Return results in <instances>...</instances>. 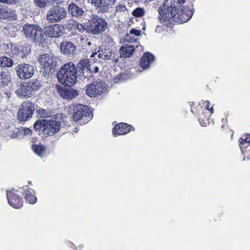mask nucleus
Listing matches in <instances>:
<instances>
[{"mask_svg":"<svg viewBox=\"0 0 250 250\" xmlns=\"http://www.w3.org/2000/svg\"><path fill=\"white\" fill-rule=\"evenodd\" d=\"M174 5H169L168 0H164L158 10L160 22L168 26L173 22L182 23L189 20L193 15V12L188 7L176 8Z\"/></svg>","mask_w":250,"mask_h":250,"instance_id":"1","label":"nucleus"},{"mask_svg":"<svg viewBox=\"0 0 250 250\" xmlns=\"http://www.w3.org/2000/svg\"><path fill=\"white\" fill-rule=\"evenodd\" d=\"M16 93L20 97L24 98L30 97L33 95L30 85L28 83L23 82L18 85V88L16 90Z\"/></svg>","mask_w":250,"mask_h":250,"instance_id":"14","label":"nucleus"},{"mask_svg":"<svg viewBox=\"0 0 250 250\" xmlns=\"http://www.w3.org/2000/svg\"><path fill=\"white\" fill-rule=\"evenodd\" d=\"M21 136V135H29L31 133V130L28 128H23L19 130Z\"/></svg>","mask_w":250,"mask_h":250,"instance_id":"44","label":"nucleus"},{"mask_svg":"<svg viewBox=\"0 0 250 250\" xmlns=\"http://www.w3.org/2000/svg\"><path fill=\"white\" fill-rule=\"evenodd\" d=\"M77 67L82 71L86 69V68L90 67L89 61L88 60H81L77 64Z\"/></svg>","mask_w":250,"mask_h":250,"instance_id":"31","label":"nucleus"},{"mask_svg":"<svg viewBox=\"0 0 250 250\" xmlns=\"http://www.w3.org/2000/svg\"><path fill=\"white\" fill-rule=\"evenodd\" d=\"M15 11L4 6H0V18L13 20L17 19Z\"/></svg>","mask_w":250,"mask_h":250,"instance_id":"18","label":"nucleus"},{"mask_svg":"<svg viewBox=\"0 0 250 250\" xmlns=\"http://www.w3.org/2000/svg\"><path fill=\"white\" fill-rule=\"evenodd\" d=\"M120 62V59L119 58H117L115 60V62L116 63H117L118 62Z\"/></svg>","mask_w":250,"mask_h":250,"instance_id":"58","label":"nucleus"},{"mask_svg":"<svg viewBox=\"0 0 250 250\" xmlns=\"http://www.w3.org/2000/svg\"><path fill=\"white\" fill-rule=\"evenodd\" d=\"M5 50L6 53L9 55H12L11 50L10 49V47L9 45V43H7L5 46Z\"/></svg>","mask_w":250,"mask_h":250,"instance_id":"51","label":"nucleus"},{"mask_svg":"<svg viewBox=\"0 0 250 250\" xmlns=\"http://www.w3.org/2000/svg\"><path fill=\"white\" fill-rule=\"evenodd\" d=\"M112 133L115 136L124 135L125 134V123H121L115 125L112 129Z\"/></svg>","mask_w":250,"mask_h":250,"instance_id":"27","label":"nucleus"},{"mask_svg":"<svg viewBox=\"0 0 250 250\" xmlns=\"http://www.w3.org/2000/svg\"><path fill=\"white\" fill-rule=\"evenodd\" d=\"M145 14L144 10L143 8L138 7L132 11V15L136 17H141Z\"/></svg>","mask_w":250,"mask_h":250,"instance_id":"36","label":"nucleus"},{"mask_svg":"<svg viewBox=\"0 0 250 250\" xmlns=\"http://www.w3.org/2000/svg\"><path fill=\"white\" fill-rule=\"evenodd\" d=\"M106 27L105 21L102 18L97 17L90 23L89 32L93 34H98L105 30Z\"/></svg>","mask_w":250,"mask_h":250,"instance_id":"8","label":"nucleus"},{"mask_svg":"<svg viewBox=\"0 0 250 250\" xmlns=\"http://www.w3.org/2000/svg\"><path fill=\"white\" fill-rule=\"evenodd\" d=\"M239 146L241 149L250 147V134H246L239 139Z\"/></svg>","mask_w":250,"mask_h":250,"instance_id":"28","label":"nucleus"},{"mask_svg":"<svg viewBox=\"0 0 250 250\" xmlns=\"http://www.w3.org/2000/svg\"><path fill=\"white\" fill-rule=\"evenodd\" d=\"M61 49L64 54H73L76 50V46L71 42L64 41L61 43Z\"/></svg>","mask_w":250,"mask_h":250,"instance_id":"21","label":"nucleus"},{"mask_svg":"<svg viewBox=\"0 0 250 250\" xmlns=\"http://www.w3.org/2000/svg\"><path fill=\"white\" fill-rule=\"evenodd\" d=\"M35 2L40 7H44L49 4V2L46 0H35Z\"/></svg>","mask_w":250,"mask_h":250,"instance_id":"42","label":"nucleus"},{"mask_svg":"<svg viewBox=\"0 0 250 250\" xmlns=\"http://www.w3.org/2000/svg\"><path fill=\"white\" fill-rule=\"evenodd\" d=\"M1 57L0 58V66L1 67Z\"/></svg>","mask_w":250,"mask_h":250,"instance_id":"59","label":"nucleus"},{"mask_svg":"<svg viewBox=\"0 0 250 250\" xmlns=\"http://www.w3.org/2000/svg\"><path fill=\"white\" fill-rule=\"evenodd\" d=\"M32 149L35 153L41 157L45 154L46 147L42 144L33 145Z\"/></svg>","mask_w":250,"mask_h":250,"instance_id":"26","label":"nucleus"},{"mask_svg":"<svg viewBox=\"0 0 250 250\" xmlns=\"http://www.w3.org/2000/svg\"><path fill=\"white\" fill-rule=\"evenodd\" d=\"M1 60L2 67H11L14 64L13 60L7 57H1Z\"/></svg>","mask_w":250,"mask_h":250,"instance_id":"29","label":"nucleus"},{"mask_svg":"<svg viewBox=\"0 0 250 250\" xmlns=\"http://www.w3.org/2000/svg\"><path fill=\"white\" fill-rule=\"evenodd\" d=\"M58 91L61 97L67 100H71L78 95V91L71 88L59 87Z\"/></svg>","mask_w":250,"mask_h":250,"instance_id":"17","label":"nucleus"},{"mask_svg":"<svg viewBox=\"0 0 250 250\" xmlns=\"http://www.w3.org/2000/svg\"><path fill=\"white\" fill-rule=\"evenodd\" d=\"M91 114V111L88 106L81 104H76V107L74 114L72 116L73 120L75 122L79 121L83 116L89 117Z\"/></svg>","mask_w":250,"mask_h":250,"instance_id":"13","label":"nucleus"},{"mask_svg":"<svg viewBox=\"0 0 250 250\" xmlns=\"http://www.w3.org/2000/svg\"><path fill=\"white\" fill-rule=\"evenodd\" d=\"M18 76L20 78L26 79L31 78L34 73V67L28 63H21L16 68Z\"/></svg>","mask_w":250,"mask_h":250,"instance_id":"7","label":"nucleus"},{"mask_svg":"<svg viewBox=\"0 0 250 250\" xmlns=\"http://www.w3.org/2000/svg\"><path fill=\"white\" fill-rule=\"evenodd\" d=\"M154 0H140L141 2H144V3H148L150 2L151 1H153Z\"/></svg>","mask_w":250,"mask_h":250,"instance_id":"56","label":"nucleus"},{"mask_svg":"<svg viewBox=\"0 0 250 250\" xmlns=\"http://www.w3.org/2000/svg\"><path fill=\"white\" fill-rule=\"evenodd\" d=\"M28 83L30 85V89L33 93L39 90L42 85L41 82L37 80H33Z\"/></svg>","mask_w":250,"mask_h":250,"instance_id":"30","label":"nucleus"},{"mask_svg":"<svg viewBox=\"0 0 250 250\" xmlns=\"http://www.w3.org/2000/svg\"><path fill=\"white\" fill-rule=\"evenodd\" d=\"M70 24L73 26L74 28H76L80 32H83L85 30L84 25L81 23H78V22L71 21V23Z\"/></svg>","mask_w":250,"mask_h":250,"instance_id":"34","label":"nucleus"},{"mask_svg":"<svg viewBox=\"0 0 250 250\" xmlns=\"http://www.w3.org/2000/svg\"><path fill=\"white\" fill-rule=\"evenodd\" d=\"M68 9L73 16L77 17H81L84 13V11L73 2L69 4Z\"/></svg>","mask_w":250,"mask_h":250,"instance_id":"23","label":"nucleus"},{"mask_svg":"<svg viewBox=\"0 0 250 250\" xmlns=\"http://www.w3.org/2000/svg\"><path fill=\"white\" fill-rule=\"evenodd\" d=\"M38 60L46 73H54L58 62V58L52 54H43L39 57Z\"/></svg>","mask_w":250,"mask_h":250,"instance_id":"3","label":"nucleus"},{"mask_svg":"<svg viewBox=\"0 0 250 250\" xmlns=\"http://www.w3.org/2000/svg\"><path fill=\"white\" fill-rule=\"evenodd\" d=\"M37 27V25L26 24L23 26L22 32L26 38L31 40L34 36V32L36 31Z\"/></svg>","mask_w":250,"mask_h":250,"instance_id":"20","label":"nucleus"},{"mask_svg":"<svg viewBox=\"0 0 250 250\" xmlns=\"http://www.w3.org/2000/svg\"><path fill=\"white\" fill-rule=\"evenodd\" d=\"M135 128L130 125L126 123V134L131 131H134Z\"/></svg>","mask_w":250,"mask_h":250,"instance_id":"50","label":"nucleus"},{"mask_svg":"<svg viewBox=\"0 0 250 250\" xmlns=\"http://www.w3.org/2000/svg\"><path fill=\"white\" fill-rule=\"evenodd\" d=\"M135 50L134 46L126 44V58L130 57L134 52Z\"/></svg>","mask_w":250,"mask_h":250,"instance_id":"35","label":"nucleus"},{"mask_svg":"<svg viewBox=\"0 0 250 250\" xmlns=\"http://www.w3.org/2000/svg\"><path fill=\"white\" fill-rule=\"evenodd\" d=\"M124 8V6L119 5L117 7V10L119 11H124L123 8Z\"/></svg>","mask_w":250,"mask_h":250,"instance_id":"55","label":"nucleus"},{"mask_svg":"<svg viewBox=\"0 0 250 250\" xmlns=\"http://www.w3.org/2000/svg\"><path fill=\"white\" fill-rule=\"evenodd\" d=\"M91 42H87V45H91Z\"/></svg>","mask_w":250,"mask_h":250,"instance_id":"60","label":"nucleus"},{"mask_svg":"<svg viewBox=\"0 0 250 250\" xmlns=\"http://www.w3.org/2000/svg\"><path fill=\"white\" fill-rule=\"evenodd\" d=\"M89 2L96 7L99 12H104L107 11L110 6L114 4L116 0H88Z\"/></svg>","mask_w":250,"mask_h":250,"instance_id":"12","label":"nucleus"},{"mask_svg":"<svg viewBox=\"0 0 250 250\" xmlns=\"http://www.w3.org/2000/svg\"><path fill=\"white\" fill-rule=\"evenodd\" d=\"M30 50L29 48L17 44L15 49V55L23 58L28 54Z\"/></svg>","mask_w":250,"mask_h":250,"instance_id":"25","label":"nucleus"},{"mask_svg":"<svg viewBox=\"0 0 250 250\" xmlns=\"http://www.w3.org/2000/svg\"><path fill=\"white\" fill-rule=\"evenodd\" d=\"M7 198L9 204L15 208H20L23 206L22 198L14 190L7 191Z\"/></svg>","mask_w":250,"mask_h":250,"instance_id":"10","label":"nucleus"},{"mask_svg":"<svg viewBox=\"0 0 250 250\" xmlns=\"http://www.w3.org/2000/svg\"><path fill=\"white\" fill-rule=\"evenodd\" d=\"M185 2V0H170V2H168L169 5H174L176 8L174 9H180L182 8V4Z\"/></svg>","mask_w":250,"mask_h":250,"instance_id":"32","label":"nucleus"},{"mask_svg":"<svg viewBox=\"0 0 250 250\" xmlns=\"http://www.w3.org/2000/svg\"><path fill=\"white\" fill-rule=\"evenodd\" d=\"M107 85L105 83L96 81L86 86V93L90 97H95L105 92Z\"/></svg>","mask_w":250,"mask_h":250,"instance_id":"6","label":"nucleus"},{"mask_svg":"<svg viewBox=\"0 0 250 250\" xmlns=\"http://www.w3.org/2000/svg\"><path fill=\"white\" fill-rule=\"evenodd\" d=\"M201 104H203L205 106V107L204 108V109H206V111H205V114L206 113L207 110L209 111L211 114H212L213 113V111H214L213 108L212 106L210 107V104H209V101H206L205 102L203 101L202 103Z\"/></svg>","mask_w":250,"mask_h":250,"instance_id":"37","label":"nucleus"},{"mask_svg":"<svg viewBox=\"0 0 250 250\" xmlns=\"http://www.w3.org/2000/svg\"><path fill=\"white\" fill-rule=\"evenodd\" d=\"M190 106H191V111L193 114H199L198 120L200 125L203 126H206L208 123V117H205V118L202 117L200 114L201 113L203 115H204L205 114V111H206V109H204L201 105V103L197 104L194 102H191L190 104Z\"/></svg>","mask_w":250,"mask_h":250,"instance_id":"9","label":"nucleus"},{"mask_svg":"<svg viewBox=\"0 0 250 250\" xmlns=\"http://www.w3.org/2000/svg\"><path fill=\"white\" fill-rule=\"evenodd\" d=\"M67 15L66 10L58 5L51 7L47 12L46 20L49 22L55 23L61 21Z\"/></svg>","mask_w":250,"mask_h":250,"instance_id":"4","label":"nucleus"},{"mask_svg":"<svg viewBox=\"0 0 250 250\" xmlns=\"http://www.w3.org/2000/svg\"><path fill=\"white\" fill-rule=\"evenodd\" d=\"M129 33L131 35L134 34L136 36H140L141 35V30L133 28L130 30Z\"/></svg>","mask_w":250,"mask_h":250,"instance_id":"46","label":"nucleus"},{"mask_svg":"<svg viewBox=\"0 0 250 250\" xmlns=\"http://www.w3.org/2000/svg\"><path fill=\"white\" fill-rule=\"evenodd\" d=\"M82 73H83V76L84 78L90 77L92 74V71L90 70V67L86 68V69L82 71Z\"/></svg>","mask_w":250,"mask_h":250,"instance_id":"41","label":"nucleus"},{"mask_svg":"<svg viewBox=\"0 0 250 250\" xmlns=\"http://www.w3.org/2000/svg\"><path fill=\"white\" fill-rule=\"evenodd\" d=\"M63 27L60 24L49 26L46 30V34L51 38H58L63 34Z\"/></svg>","mask_w":250,"mask_h":250,"instance_id":"16","label":"nucleus"},{"mask_svg":"<svg viewBox=\"0 0 250 250\" xmlns=\"http://www.w3.org/2000/svg\"><path fill=\"white\" fill-rule=\"evenodd\" d=\"M96 55H97L98 57L99 58H103V57H104V58H106V56L104 55V54H102L101 53H99V52L98 51V52H95V53H93L90 57L92 58V57H95Z\"/></svg>","mask_w":250,"mask_h":250,"instance_id":"48","label":"nucleus"},{"mask_svg":"<svg viewBox=\"0 0 250 250\" xmlns=\"http://www.w3.org/2000/svg\"><path fill=\"white\" fill-rule=\"evenodd\" d=\"M119 53L120 54V58L122 59L121 60V62H125V59H124V56L125 54V47L124 46H122L119 50Z\"/></svg>","mask_w":250,"mask_h":250,"instance_id":"43","label":"nucleus"},{"mask_svg":"<svg viewBox=\"0 0 250 250\" xmlns=\"http://www.w3.org/2000/svg\"><path fill=\"white\" fill-rule=\"evenodd\" d=\"M24 190L23 195L25 200L31 204H34L37 201V198L35 195V191L33 189L29 188L26 186L23 187Z\"/></svg>","mask_w":250,"mask_h":250,"instance_id":"19","label":"nucleus"},{"mask_svg":"<svg viewBox=\"0 0 250 250\" xmlns=\"http://www.w3.org/2000/svg\"><path fill=\"white\" fill-rule=\"evenodd\" d=\"M49 4H58L62 2L63 0H46Z\"/></svg>","mask_w":250,"mask_h":250,"instance_id":"49","label":"nucleus"},{"mask_svg":"<svg viewBox=\"0 0 250 250\" xmlns=\"http://www.w3.org/2000/svg\"><path fill=\"white\" fill-rule=\"evenodd\" d=\"M11 75L8 70L1 68L0 70V83L8 85L11 82Z\"/></svg>","mask_w":250,"mask_h":250,"instance_id":"24","label":"nucleus"},{"mask_svg":"<svg viewBox=\"0 0 250 250\" xmlns=\"http://www.w3.org/2000/svg\"><path fill=\"white\" fill-rule=\"evenodd\" d=\"M9 45L10 47V49L11 50L12 55H15V49L17 47V44L12 43L11 42L9 43Z\"/></svg>","mask_w":250,"mask_h":250,"instance_id":"47","label":"nucleus"},{"mask_svg":"<svg viewBox=\"0 0 250 250\" xmlns=\"http://www.w3.org/2000/svg\"><path fill=\"white\" fill-rule=\"evenodd\" d=\"M45 122V119L39 120V121L36 122V123L34 124V128L36 130H40L42 128V129H44Z\"/></svg>","mask_w":250,"mask_h":250,"instance_id":"33","label":"nucleus"},{"mask_svg":"<svg viewBox=\"0 0 250 250\" xmlns=\"http://www.w3.org/2000/svg\"><path fill=\"white\" fill-rule=\"evenodd\" d=\"M35 110L34 104L29 101L22 103L18 112V119L20 121H26L31 119Z\"/></svg>","mask_w":250,"mask_h":250,"instance_id":"5","label":"nucleus"},{"mask_svg":"<svg viewBox=\"0 0 250 250\" xmlns=\"http://www.w3.org/2000/svg\"><path fill=\"white\" fill-rule=\"evenodd\" d=\"M99 70H100V69H99V67L96 66H95L93 69V72L95 73H98V72H99Z\"/></svg>","mask_w":250,"mask_h":250,"instance_id":"54","label":"nucleus"},{"mask_svg":"<svg viewBox=\"0 0 250 250\" xmlns=\"http://www.w3.org/2000/svg\"><path fill=\"white\" fill-rule=\"evenodd\" d=\"M46 35L42 29L38 26L36 31L34 32L31 40H33L36 42H42L44 41Z\"/></svg>","mask_w":250,"mask_h":250,"instance_id":"22","label":"nucleus"},{"mask_svg":"<svg viewBox=\"0 0 250 250\" xmlns=\"http://www.w3.org/2000/svg\"><path fill=\"white\" fill-rule=\"evenodd\" d=\"M57 76L60 83L71 86L77 82V67L72 62L65 63L61 67Z\"/></svg>","mask_w":250,"mask_h":250,"instance_id":"2","label":"nucleus"},{"mask_svg":"<svg viewBox=\"0 0 250 250\" xmlns=\"http://www.w3.org/2000/svg\"><path fill=\"white\" fill-rule=\"evenodd\" d=\"M76 104H72L67 106L65 108V111L67 112L69 115L74 114L75 108L76 107Z\"/></svg>","mask_w":250,"mask_h":250,"instance_id":"39","label":"nucleus"},{"mask_svg":"<svg viewBox=\"0 0 250 250\" xmlns=\"http://www.w3.org/2000/svg\"><path fill=\"white\" fill-rule=\"evenodd\" d=\"M154 56L149 52H145L140 60L139 65L143 69H146L150 67L155 61Z\"/></svg>","mask_w":250,"mask_h":250,"instance_id":"15","label":"nucleus"},{"mask_svg":"<svg viewBox=\"0 0 250 250\" xmlns=\"http://www.w3.org/2000/svg\"><path fill=\"white\" fill-rule=\"evenodd\" d=\"M77 38H78L80 39H81V36H77Z\"/></svg>","mask_w":250,"mask_h":250,"instance_id":"61","label":"nucleus"},{"mask_svg":"<svg viewBox=\"0 0 250 250\" xmlns=\"http://www.w3.org/2000/svg\"><path fill=\"white\" fill-rule=\"evenodd\" d=\"M60 129V124L54 120H45L43 132L49 136L53 135Z\"/></svg>","mask_w":250,"mask_h":250,"instance_id":"11","label":"nucleus"},{"mask_svg":"<svg viewBox=\"0 0 250 250\" xmlns=\"http://www.w3.org/2000/svg\"><path fill=\"white\" fill-rule=\"evenodd\" d=\"M21 136L20 133V131L16 130L14 131L12 134L10 135V138L11 139H15V138H21Z\"/></svg>","mask_w":250,"mask_h":250,"instance_id":"45","label":"nucleus"},{"mask_svg":"<svg viewBox=\"0 0 250 250\" xmlns=\"http://www.w3.org/2000/svg\"><path fill=\"white\" fill-rule=\"evenodd\" d=\"M245 150H242L243 152L244 155H246L248 157L250 156V146L249 147L244 148Z\"/></svg>","mask_w":250,"mask_h":250,"instance_id":"52","label":"nucleus"},{"mask_svg":"<svg viewBox=\"0 0 250 250\" xmlns=\"http://www.w3.org/2000/svg\"><path fill=\"white\" fill-rule=\"evenodd\" d=\"M125 36H126V42H130L129 41V39H128V38H129V34H126L125 35Z\"/></svg>","mask_w":250,"mask_h":250,"instance_id":"57","label":"nucleus"},{"mask_svg":"<svg viewBox=\"0 0 250 250\" xmlns=\"http://www.w3.org/2000/svg\"><path fill=\"white\" fill-rule=\"evenodd\" d=\"M12 1V0H0V2L1 3H11Z\"/></svg>","mask_w":250,"mask_h":250,"instance_id":"53","label":"nucleus"},{"mask_svg":"<svg viewBox=\"0 0 250 250\" xmlns=\"http://www.w3.org/2000/svg\"><path fill=\"white\" fill-rule=\"evenodd\" d=\"M125 78V75L124 73H121L116 76L113 79L114 83H119L120 81H124Z\"/></svg>","mask_w":250,"mask_h":250,"instance_id":"40","label":"nucleus"},{"mask_svg":"<svg viewBox=\"0 0 250 250\" xmlns=\"http://www.w3.org/2000/svg\"><path fill=\"white\" fill-rule=\"evenodd\" d=\"M36 113L37 116H38L39 117H41V118L46 117L47 116L48 113V112L46 110L42 109V108H40L39 109H37L36 111Z\"/></svg>","mask_w":250,"mask_h":250,"instance_id":"38","label":"nucleus"}]
</instances>
